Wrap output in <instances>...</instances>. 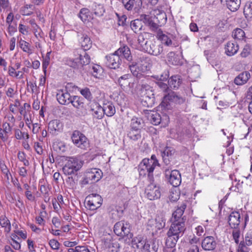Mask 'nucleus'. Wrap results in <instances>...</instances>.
Returning a JSON list of instances; mask_svg holds the SVG:
<instances>
[{"instance_id":"1","label":"nucleus","mask_w":252,"mask_h":252,"mask_svg":"<svg viewBox=\"0 0 252 252\" xmlns=\"http://www.w3.org/2000/svg\"><path fill=\"white\" fill-rule=\"evenodd\" d=\"M186 229L185 222L172 221L171 226L167 232L165 245L168 248L174 247L180 237H182Z\"/></svg>"},{"instance_id":"2","label":"nucleus","mask_w":252,"mask_h":252,"mask_svg":"<svg viewBox=\"0 0 252 252\" xmlns=\"http://www.w3.org/2000/svg\"><path fill=\"white\" fill-rule=\"evenodd\" d=\"M83 162L76 158H70L63 168L65 175L75 174L82 167Z\"/></svg>"},{"instance_id":"3","label":"nucleus","mask_w":252,"mask_h":252,"mask_svg":"<svg viewBox=\"0 0 252 252\" xmlns=\"http://www.w3.org/2000/svg\"><path fill=\"white\" fill-rule=\"evenodd\" d=\"M71 138L72 142L76 147L82 149H86L89 147V143L88 138L80 131H73Z\"/></svg>"},{"instance_id":"4","label":"nucleus","mask_w":252,"mask_h":252,"mask_svg":"<svg viewBox=\"0 0 252 252\" xmlns=\"http://www.w3.org/2000/svg\"><path fill=\"white\" fill-rule=\"evenodd\" d=\"M154 169V166H151V164H150V159L149 158L143 159L138 166L139 175L140 176H144L148 173L149 182H151L153 180V172Z\"/></svg>"},{"instance_id":"5","label":"nucleus","mask_w":252,"mask_h":252,"mask_svg":"<svg viewBox=\"0 0 252 252\" xmlns=\"http://www.w3.org/2000/svg\"><path fill=\"white\" fill-rule=\"evenodd\" d=\"M184 101L185 99L183 97L177 94L175 92L171 91L167 94L164 95L161 105L165 109H169L168 105L170 102L177 104H182Z\"/></svg>"},{"instance_id":"6","label":"nucleus","mask_w":252,"mask_h":252,"mask_svg":"<svg viewBox=\"0 0 252 252\" xmlns=\"http://www.w3.org/2000/svg\"><path fill=\"white\" fill-rule=\"evenodd\" d=\"M150 184L148 185L145 189L146 197L151 200H154L159 198L161 193L159 187L155 183L154 180L149 182Z\"/></svg>"},{"instance_id":"7","label":"nucleus","mask_w":252,"mask_h":252,"mask_svg":"<svg viewBox=\"0 0 252 252\" xmlns=\"http://www.w3.org/2000/svg\"><path fill=\"white\" fill-rule=\"evenodd\" d=\"M86 200L89 209L91 210H95L100 207L103 199L100 195L92 193L86 197Z\"/></svg>"},{"instance_id":"8","label":"nucleus","mask_w":252,"mask_h":252,"mask_svg":"<svg viewBox=\"0 0 252 252\" xmlns=\"http://www.w3.org/2000/svg\"><path fill=\"white\" fill-rule=\"evenodd\" d=\"M70 103L76 108V113L78 116H84L87 114V110L84 106L83 99L82 97L77 95L73 96Z\"/></svg>"},{"instance_id":"9","label":"nucleus","mask_w":252,"mask_h":252,"mask_svg":"<svg viewBox=\"0 0 252 252\" xmlns=\"http://www.w3.org/2000/svg\"><path fill=\"white\" fill-rule=\"evenodd\" d=\"M140 18H141L143 23L149 27L151 31L157 33L161 30L159 28L161 26L156 21V20L154 19L153 16L142 14L140 15Z\"/></svg>"},{"instance_id":"10","label":"nucleus","mask_w":252,"mask_h":252,"mask_svg":"<svg viewBox=\"0 0 252 252\" xmlns=\"http://www.w3.org/2000/svg\"><path fill=\"white\" fill-rule=\"evenodd\" d=\"M106 65L112 69H116L119 68L122 63V60L120 57L115 52L105 57Z\"/></svg>"},{"instance_id":"11","label":"nucleus","mask_w":252,"mask_h":252,"mask_svg":"<svg viewBox=\"0 0 252 252\" xmlns=\"http://www.w3.org/2000/svg\"><path fill=\"white\" fill-rule=\"evenodd\" d=\"M187 207V202H183L181 204H179L177 209L173 213L171 221L177 220V221L185 222V216L182 217L184 211Z\"/></svg>"},{"instance_id":"12","label":"nucleus","mask_w":252,"mask_h":252,"mask_svg":"<svg viewBox=\"0 0 252 252\" xmlns=\"http://www.w3.org/2000/svg\"><path fill=\"white\" fill-rule=\"evenodd\" d=\"M144 49L148 53L154 56H158L163 52V46L162 44H158L156 41H149L147 46Z\"/></svg>"},{"instance_id":"13","label":"nucleus","mask_w":252,"mask_h":252,"mask_svg":"<svg viewBox=\"0 0 252 252\" xmlns=\"http://www.w3.org/2000/svg\"><path fill=\"white\" fill-rule=\"evenodd\" d=\"M88 175V178L90 179L92 183L99 181L102 177V172L98 168H91L88 169L86 172Z\"/></svg>"},{"instance_id":"14","label":"nucleus","mask_w":252,"mask_h":252,"mask_svg":"<svg viewBox=\"0 0 252 252\" xmlns=\"http://www.w3.org/2000/svg\"><path fill=\"white\" fill-rule=\"evenodd\" d=\"M123 5L128 10H134L137 11L141 7V0H122Z\"/></svg>"},{"instance_id":"15","label":"nucleus","mask_w":252,"mask_h":252,"mask_svg":"<svg viewBox=\"0 0 252 252\" xmlns=\"http://www.w3.org/2000/svg\"><path fill=\"white\" fill-rule=\"evenodd\" d=\"M175 152L174 149L171 147H166L161 152L163 162L169 165L173 158V155Z\"/></svg>"},{"instance_id":"16","label":"nucleus","mask_w":252,"mask_h":252,"mask_svg":"<svg viewBox=\"0 0 252 252\" xmlns=\"http://www.w3.org/2000/svg\"><path fill=\"white\" fill-rule=\"evenodd\" d=\"M217 242L213 236H207L202 241L201 246L205 251H212L216 248Z\"/></svg>"},{"instance_id":"17","label":"nucleus","mask_w":252,"mask_h":252,"mask_svg":"<svg viewBox=\"0 0 252 252\" xmlns=\"http://www.w3.org/2000/svg\"><path fill=\"white\" fill-rule=\"evenodd\" d=\"M72 97L67 91L59 90L57 94L58 102L63 105H67L70 103Z\"/></svg>"},{"instance_id":"18","label":"nucleus","mask_w":252,"mask_h":252,"mask_svg":"<svg viewBox=\"0 0 252 252\" xmlns=\"http://www.w3.org/2000/svg\"><path fill=\"white\" fill-rule=\"evenodd\" d=\"M140 94L142 97L147 99H151L154 98V94L153 93L152 87L148 84H142L140 89Z\"/></svg>"},{"instance_id":"19","label":"nucleus","mask_w":252,"mask_h":252,"mask_svg":"<svg viewBox=\"0 0 252 252\" xmlns=\"http://www.w3.org/2000/svg\"><path fill=\"white\" fill-rule=\"evenodd\" d=\"M241 216L238 212H232L229 216L228 223L230 226L233 229L238 228L240 223Z\"/></svg>"},{"instance_id":"20","label":"nucleus","mask_w":252,"mask_h":252,"mask_svg":"<svg viewBox=\"0 0 252 252\" xmlns=\"http://www.w3.org/2000/svg\"><path fill=\"white\" fill-rule=\"evenodd\" d=\"M168 182L173 187L179 186L181 183V177L179 171L177 170L171 171L170 177L168 179Z\"/></svg>"},{"instance_id":"21","label":"nucleus","mask_w":252,"mask_h":252,"mask_svg":"<svg viewBox=\"0 0 252 252\" xmlns=\"http://www.w3.org/2000/svg\"><path fill=\"white\" fill-rule=\"evenodd\" d=\"M155 224V233L165 226V220L162 217L157 216L155 220H151L148 221V225Z\"/></svg>"},{"instance_id":"22","label":"nucleus","mask_w":252,"mask_h":252,"mask_svg":"<svg viewBox=\"0 0 252 252\" xmlns=\"http://www.w3.org/2000/svg\"><path fill=\"white\" fill-rule=\"evenodd\" d=\"M115 52L120 57H123L128 61H131L132 60L130 49L126 45L121 47Z\"/></svg>"},{"instance_id":"23","label":"nucleus","mask_w":252,"mask_h":252,"mask_svg":"<svg viewBox=\"0 0 252 252\" xmlns=\"http://www.w3.org/2000/svg\"><path fill=\"white\" fill-rule=\"evenodd\" d=\"M239 49L236 42L229 41L225 45V53L227 56H232L236 54Z\"/></svg>"},{"instance_id":"24","label":"nucleus","mask_w":252,"mask_h":252,"mask_svg":"<svg viewBox=\"0 0 252 252\" xmlns=\"http://www.w3.org/2000/svg\"><path fill=\"white\" fill-rule=\"evenodd\" d=\"M153 16L154 19L156 20L159 25L161 26L164 25L167 21V16L166 13L163 11L159 9H155L154 10Z\"/></svg>"},{"instance_id":"25","label":"nucleus","mask_w":252,"mask_h":252,"mask_svg":"<svg viewBox=\"0 0 252 252\" xmlns=\"http://www.w3.org/2000/svg\"><path fill=\"white\" fill-rule=\"evenodd\" d=\"M250 76V73L248 71L241 72L235 77L234 83L237 85H243L247 82Z\"/></svg>"},{"instance_id":"26","label":"nucleus","mask_w":252,"mask_h":252,"mask_svg":"<svg viewBox=\"0 0 252 252\" xmlns=\"http://www.w3.org/2000/svg\"><path fill=\"white\" fill-rule=\"evenodd\" d=\"M148 119L154 125H158L161 122V115L156 111H150L148 114Z\"/></svg>"},{"instance_id":"27","label":"nucleus","mask_w":252,"mask_h":252,"mask_svg":"<svg viewBox=\"0 0 252 252\" xmlns=\"http://www.w3.org/2000/svg\"><path fill=\"white\" fill-rule=\"evenodd\" d=\"M149 36L150 33L147 32H141L138 36V43L144 50L149 43V41H148Z\"/></svg>"},{"instance_id":"28","label":"nucleus","mask_w":252,"mask_h":252,"mask_svg":"<svg viewBox=\"0 0 252 252\" xmlns=\"http://www.w3.org/2000/svg\"><path fill=\"white\" fill-rule=\"evenodd\" d=\"M81 49H76L74 51V53H76L79 56V58L78 59V61L79 62V64L82 65V68L84 66L87 64H89L90 63L91 59L90 57L86 53H85L84 55H82L80 52Z\"/></svg>"},{"instance_id":"29","label":"nucleus","mask_w":252,"mask_h":252,"mask_svg":"<svg viewBox=\"0 0 252 252\" xmlns=\"http://www.w3.org/2000/svg\"><path fill=\"white\" fill-rule=\"evenodd\" d=\"M104 114H105L108 117L113 116L116 112V110L113 104L110 102L103 104L102 106Z\"/></svg>"},{"instance_id":"30","label":"nucleus","mask_w":252,"mask_h":252,"mask_svg":"<svg viewBox=\"0 0 252 252\" xmlns=\"http://www.w3.org/2000/svg\"><path fill=\"white\" fill-rule=\"evenodd\" d=\"M128 67L134 76H135L138 79H141L143 77V74L139 70L136 63H131L129 64Z\"/></svg>"},{"instance_id":"31","label":"nucleus","mask_w":252,"mask_h":252,"mask_svg":"<svg viewBox=\"0 0 252 252\" xmlns=\"http://www.w3.org/2000/svg\"><path fill=\"white\" fill-rule=\"evenodd\" d=\"M182 80L179 75L171 76L168 80V85L171 88L176 89L179 88L181 84Z\"/></svg>"},{"instance_id":"32","label":"nucleus","mask_w":252,"mask_h":252,"mask_svg":"<svg viewBox=\"0 0 252 252\" xmlns=\"http://www.w3.org/2000/svg\"><path fill=\"white\" fill-rule=\"evenodd\" d=\"M142 21L143 20L140 18L135 19L130 22V28L135 33H137L142 30L143 25Z\"/></svg>"},{"instance_id":"33","label":"nucleus","mask_w":252,"mask_h":252,"mask_svg":"<svg viewBox=\"0 0 252 252\" xmlns=\"http://www.w3.org/2000/svg\"><path fill=\"white\" fill-rule=\"evenodd\" d=\"M167 59L170 64L178 65L181 64L179 56L173 52H170L167 54Z\"/></svg>"},{"instance_id":"34","label":"nucleus","mask_w":252,"mask_h":252,"mask_svg":"<svg viewBox=\"0 0 252 252\" xmlns=\"http://www.w3.org/2000/svg\"><path fill=\"white\" fill-rule=\"evenodd\" d=\"M80 44L83 50L86 51L91 48L92 42L90 38L87 35L83 34L80 39Z\"/></svg>"},{"instance_id":"35","label":"nucleus","mask_w":252,"mask_h":252,"mask_svg":"<svg viewBox=\"0 0 252 252\" xmlns=\"http://www.w3.org/2000/svg\"><path fill=\"white\" fill-rule=\"evenodd\" d=\"M227 7L231 11H236L240 7L241 0H226Z\"/></svg>"},{"instance_id":"36","label":"nucleus","mask_w":252,"mask_h":252,"mask_svg":"<svg viewBox=\"0 0 252 252\" xmlns=\"http://www.w3.org/2000/svg\"><path fill=\"white\" fill-rule=\"evenodd\" d=\"M157 38L166 46H169L172 44L171 39L167 35L164 34L161 30L157 33Z\"/></svg>"},{"instance_id":"37","label":"nucleus","mask_w":252,"mask_h":252,"mask_svg":"<svg viewBox=\"0 0 252 252\" xmlns=\"http://www.w3.org/2000/svg\"><path fill=\"white\" fill-rule=\"evenodd\" d=\"M146 239H144L141 236L138 235L132 239L131 244L133 248H137L141 249L143 247V245L145 242Z\"/></svg>"},{"instance_id":"38","label":"nucleus","mask_w":252,"mask_h":252,"mask_svg":"<svg viewBox=\"0 0 252 252\" xmlns=\"http://www.w3.org/2000/svg\"><path fill=\"white\" fill-rule=\"evenodd\" d=\"M91 111L93 112V115L97 119H101L104 114L102 107L98 104H95V107L91 108Z\"/></svg>"},{"instance_id":"39","label":"nucleus","mask_w":252,"mask_h":252,"mask_svg":"<svg viewBox=\"0 0 252 252\" xmlns=\"http://www.w3.org/2000/svg\"><path fill=\"white\" fill-rule=\"evenodd\" d=\"M65 63L75 69H81L82 65L79 64L78 59L66 58L64 60Z\"/></svg>"},{"instance_id":"40","label":"nucleus","mask_w":252,"mask_h":252,"mask_svg":"<svg viewBox=\"0 0 252 252\" xmlns=\"http://www.w3.org/2000/svg\"><path fill=\"white\" fill-rule=\"evenodd\" d=\"M127 135L130 140L135 141L140 139L141 138L140 130L130 129Z\"/></svg>"},{"instance_id":"41","label":"nucleus","mask_w":252,"mask_h":252,"mask_svg":"<svg viewBox=\"0 0 252 252\" xmlns=\"http://www.w3.org/2000/svg\"><path fill=\"white\" fill-rule=\"evenodd\" d=\"M131 77V75L129 74H126L119 78L118 83L120 86L121 88L124 89L129 84L128 79Z\"/></svg>"},{"instance_id":"42","label":"nucleus","mask_w":252,"mask_h":252,"mask_svg":"<svg viewBox=\"0 0 252 252\" xmlns=\"http://www.w3.org/2000/svg\"><path fill=\"white\" fill-rule=\"evenodd\" d=\"M61 127L62 124L60 122V121L58 120L51 121L48 124V129L52 132L59 131Z\"/></svg>"},{"instance_id":"43","label":"nucleus","mask_w":252,"mask_h":252,"mask_svg":"<svg viewBox=\"0 0 252 252\" xmlns=\"http://www.w3.org/2000/svg\"><path fill=\"white\" fill-rule=\"evenodd\" d=\"M0 224L4 228V231L8 233L11 230V225L10 221L5 217V216H1L0 218Z\"/></svg>"},{"instance_id":"44","label":"nucleus","mask_w":252,"mask_h":252,"mask_svg":"<svg viewBox=\"0 0 252 252\" xmlns=\"http://www.w3.org/2000/svg\"><path fill=\"white\" fill-rule=\"evenodd\" d=\"M142 120L141 118L133 117L130 123V129L135 130H140L142 127Z\"/></svg>"},{"instance_id":"45","label":"nucleus","mask_w":252,"mask_h":252,"mask_svg":"<svg viewBox=\"0 0 252 252\" xmlns=\"http://www.w3.org/2000/svg\"><path fill=\"white\" fill-rule=\"evenodd\" d=\"M79 17L83 22L90 21L92 19L91 13L87 8H82L79 12Z\"/></svg>"},{"instance_id":"46","label":"nucleus","mask_w":252,"mask_h":252,"mask_svg":"<svg viewBox=\"0 0 252 252\" xmlns=\"http://www.w3.org/2000/svg\"><path fill=\"white\" fill-rule=\"evenodd\" d=\"M244 14L247 19H252V2L246 3L244 8Z\"/></svg>"},{"instance_id":"47","label":"nucleus","mask_w":252,"mask_h":252,"mask_svg":"<svg viewBox=\"0 0 252 252\" xmlns=\"http://www.w3.org/2000/svg\"><path fill=\"white\" fill-rule=\"evenodd\" d=\"M19 46L24 52L27 53L29 55L32 54V50L29 42L21 39L19 41Z\"/></svg>"},{"instance_id":"48","label":"nucleus","mask_w":252,"mask_h":252,"mask_svg":"<svg viewBox=\"0 0 252 252\" xmlns=\"http://www.w3.org/2000/svg\"><path fill=\"white\" fill-rule=\"evenodd\" d=\"M232 35L236 39L241 40L245 37V33L243 30L238 28L233 31Z\"/></svg>"},{"instance_id":"49","label":"nucleus","mask_w":252,"mask_h":252,"mask_svg":"<svg viewBox=\"0 0 252 252\" xmlns=\"http://www.w3.org/2000/svg\"><path fill=\"white\" fill-rule=\"evenodd\" d=\"M51 53V51L48 52L46 55V56L43 58L42 62V68L45 74L46 73V69L50 63Z\"/></svg>"},{"instance_id":"50","label":"nucleus","mask_w":252,"mask_h":252,"mask_svg":"<svg viewBox=\"0 0 252 252\" xmlns=\"http://www.w3.org/2000/svg\"><path fill=\"white\" fill-rule=\"evenodd\" d=\"M94 14L98 17H100L103 15L105 12L104 7L101 4H95L94 8Z\"/></svg>"},{"instance_id":"51","label":"nucleus","mask_w":252,"mask_h":252,"mask_svg":"<svg viewBox=\"0 0 252 252\" xmlns=\"http://www.w3.org/2000/svg\"><path fill=\"white\" fill-rule=\"evenodd\" d=\"M156 84L161 91L164 93H166L167 94L171 91L168 87V85L163 81H157L156 82Z\"/></svg>"},{"instance_id":"52","label":"nucleus","mask_w":252,"mask_h":252,"mask_svg":"<svg viewBox=\"0 0 252 252\" xmlns=\"http://www.w3.org/2000/svg\"><path fill=\"white\" fill-rule=\"evenodd\" d=\"M169 74L168 70H165L160 75H154L152 77L158 80V81H164L169 78Z\"/></svg>"},{"instance_id":"53","label":"nucleus","mask_w":252,"mask_h":252,"mask_svg":"<svg viewBox=\"0 0 252 252\" xmlns=\"http://www.w3.org/2000/svg\"><path fill=\"white\" fill-rule=\"evenodd\" d=\"M78 90L79 91L80 94L86 99L88 100H90L92 98V94L90 89L86 87L84 89L79 88Z\"/></svg>"},{"instance_id":"54","label":"nucleus","mask_w":252,"mask_h":252,"mask_svg":"<svg viewBox=\"0 0 252 252\" xmlns=\"http://www.w3.org/2000/svg\"><path fill=\"white\" fill-rule=\"evenodd\" d=\"M124 222L122 221H119L115 224L114 226V232L118 236H120L122 234V229L123 227Z\"/></svg>"},{"instance_id":"55","label":"nucleus","mask_w":252,"mask_h":252,"mask_svg":"<svg viewBox=\"0 0 252 252\" xmlns=\"http://www.w3.org/2000/svg\"><path fill=\"white\" fill-rule=\"evenodd\" d=\"M90 68L93 70L92 75L95 78H98V75L100 73L101 71V67L97 64H93L90 66Z\"/></svg>"},{"instance_id":"56","label":"nucleus","mask_w":252,"mask_h":252,"mask_svg":"<svg viewBox=\"0 0 252 252\" xmlns=\"http://www.w3.org/2000/svg\"><path fill=\"white\" fill-rule=\"evenodd\" d=\"M251 47L250 45L248 44H246L243 48L241 54L240 56L242 58H246L248 57L251 52Z\"/></svg>"},{"instance_id":"57","label":"nucleus","mask_w":252,"mask_h":252,"mask_svg":"<svg viewBox=\"0 0 252 252\" xmlns=\"http://www.w3.org/2000/svg\"><path fill=\"white\" fill-rule=\"evenodd\" d=\"M7 31L9 35H12L17 31V24L16 23H13L8 25Z\"/></svg>"},{"instance_id":"58","label":"nucleus","mask_w":252,"mask_h":252,"mask_svg":"<svg viewBox=\"0 0 252 252\" xmlns=\"http://www.w3.org/2000/svg\"><path fill=\"white\" fill-rule=\"evenodd\" d=\"M49 244L52 250H58L60 246V243L55 239H51L49 242Z\"/></svg>"},{"instance_id":"59","label":"nucleus","mask_w":252,"mask_h":252,"mask_svg":"<svg viewBox=\"0 0 252 252\" xmlns=\"http://www.w3.org/2000/svg\"><path fill=\"white\" fill-rule=\"evenodd\" d=\"M245 243L247 246L252 245V230L247 233L245 236Z\"/></svg>"},{"instance_id":"60","label":"nucleus","mask_w":252,"mask_h":252,"mask_svg":"<svg viewBox=\"0 0 252 252\" xmlns=\"http://www.w3.org/2000/svg\"><path fill=\"white\" fill-rule=\"evenodd\" d=\"M233 229L234 230L232 231L233 238L235 241V242L238 244L239 243V238L240 236V231L238 228Z\"/></svg>"},{"instance_id":"61","label":"nucleus","mask_w":252,"mask_h":252,"mask_svg":"<svg viewBox=\"0 0 252 252\" xmlns=\"http://www.w3.org/2000/svg\"><path fill=\"white\" fill-rule=\"evenodd\" d=\"M19 31L23 34H27L29 32V28L25 25L20 24L19 25Z\"/></svg>"},{"instance_id":"62","label":"nucleus","mask_w":252,"mask_h":252,"mask_svg":"<svg viewBox=\"0 0 252 252\" xmlns=\"http://www.w3.org/2000/svg\"><path fill=\"white\" fill-rule=\"evenodd\" d=\"M32 114L29 113V115L27 114H24V118L26 124L29 128H31V124L32 123Z\"/></svg>"},{"instance_id":"63","label":"nucleus","mask_w":252,"mask_h":252,"mask_svg":"<svg viewBox=\"0 0 252 252\" xmlns=\"http://www.w3.org/2000/svg\"><path fill=\"white\" fill-rule=\"evenodd\" d=\"M27 86L28 87H30L31 90V92L32 94L36 92L37 87L35 83H33L31 81L27 82Z\"/></svg>"},{"instance_id":"64","label":"nucleus","mask_w":252,"mask_h":252,"mask_svg":"<svg viewBox=\"0 0 252 252\" xmlns=\"http://www.w3.org/2000/svg\"><path fill=\"white\" fill-rule=\"evenodd\" d=\"M120 245L117 242L112 243V252H119L120 251Z\"/></svg>"}]
</instances>
